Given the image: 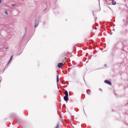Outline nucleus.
Wrapping results in <instances>:
<instances>
[{
    "label": "nucleus",
    "mask_w": 128,
    "mask_h": 128,
    "mask_svg": "<svg viewBox=\"0 0 128 128\" xmlns=\"http://www.w3.org/2000/svg\"><path fill=\"white\" fill-rule=\"evenodd\" d=\"M57 66H58L59 68H62V66H64V63L63 62L58 63V64L57 65Z\"/></svg>",
    "instance_id": "nucleus-1"
},
{
    "label": "nucleus",
    "mask_w": 128,
    "mask_h": 128,
    "mask_svg": "<svg viewBox=\"0 0 128 128\" xmlns=\"http://www.w3.org/2000/svg\"><path fill=\"white\" fill-rule=\"evenodd\" d=\"M104 82H105V84H109V86H112V82L108 80H105Z\"/></svg>",
    "instance_id": "nucleus-2"
},
{
    "label": "nucleus",
    "mask_w": 128,
    "mask_h": 128,
    "mask_svg": "<svg viewBox=\"0 0 128 128\" xmlns=\"http://www.w3.org/2000/svg\"><path fill=\"white\" fill-rule=\"evenodd\" d=\"M38 26V22L36 20H35L34 28H36Z\"/></svg>",
    "instance_id": "nucleus-3"
},
{
    "label": "nucleus",
    "mask_w": 128,
    "mask_h": 128,
    "mask_svg": "<svg viewBox=\"0 0 128 128\" xmlns=\"http://www.w3.org/2000/svg\"><path fill=\"white\" fill-rule=\"evenodd\" d=\"M64 98L65 102H68V96H65L64 97Z\"/></svg>",
    "instance_id": "nucleus-4"
},
{
    "label": "nucleus",
    "mask_w": 128,
    "mask_h": 128,
    "mask_svg": "<svg viewBox=\"0 0 128 128\" xmlns=\"http://www.w3.org/2000/svg\"><path fill=\"white\" fill-rule=\"evenodd\" d=\"M64 94H65V96H68V90H65Z\"/></svg>",
    "instance_id": "nucleus-5"
},
{
    "label": "nucleus",
    "mask_w": 128,
    "mask_h": 128,
    "mask_svg": "<svg viewBox=\"0 0 128 128\" xmlns=\"http://www.w3.org/2000/svg\"><path fill=\"white\" fill-rule=\"evenodd\" d=\"M86 92L90 96V93L92 92L90 91V90L88 89L86 90Z\"/></svg>",
    "instance_id": "nucleus-6"
},
{
    "label": "nucleus",
    "mask_w": 128,
    "mask_h": 128,
    "mask_svg": "<svg viewBox=\"0 0 128 128\" xmlns=\"http://www.w3.org/2000/svg\"><path fill=\"white\" fill-rule=\"evenodd\" d=\"M112 4H113V6H116V2L115 0L112 1Z\"/></svg>",
    "instance_id": "nucleus-7"
},
{
    "label": "nucleus",
    "mask_w": 128,
    "mask_h": 128,
    "mask_svg": "<svg viewBox=\"0 0 128 128\" xmlns=\"http://www.w3.org/2000/svg\"><path fill=\"white\" fill-rule=\"evenodd\" d=\"M27 30H28V28H26V27H25V34H24V36H26V34Z\"/></svg>",
    "instance_id": "nucleus-8"
},
{
    "label": "nucleus",
    "mask_w": 128,
    "mask_h": 128,
    "mask_svg": "<svg viewBox=\"0 0 128 128\" xmlns=\"http://www.w3.org/2000/svg\"><path fill=\"white\" fill-rule=\"evenodd\" d=\"M56 82H60V80H58V75L56 76Z\"/></svg>",
    "instance_id": "nucleus-9"
},
{
    "label": "nucleus",
    "mask_w": 128,
    "mask_h": 128,
    "mask_svg": "<svg viewBox=\"0 0 128 128\" xmlns=\"http://www.w3.org/2000/svg\"><path fill=\"white\" fill-rule=\"evenodd\" d=\"M12 60V56H11L10 58V60H9L8 64H10V60Z\"/></svg>",
    "instance_id": "nucleus-10"
},
{
    "label": "nucleus",
    "mask_w": 128,
    "mask_h": 128,
    "mask_svg": "<svg viewBox=\"0 0 128 128\" xmlns=\"http://www.w3.org/2000/svg\"><path fill=\"white\" fill-rule=\"evenodd\" d=\"M16 6V4H12V6Z\"/></svg>",
    "instance_id": "nucleus-11"
},
{
    "label": "nucleus",
    "mask_w": 128,
    "mask_h": 128,
    "mask_svg": "<svg viewBox=\"0 0 128 128\" xmlns=\"http://www.w3.org/2000/svg\"><path fill=\"white\" fill-rule=\"evenodd\" d=\"M6 14H8V12L7 11L5 12Z\"/></svg>",
    "instance_id": "nucleus-12"
},
{
    "label": "nucleus",
    "mask_w": 128,
    "mask_h": 128,
    "mask_svg": "<svg viewBox=\"0 0 128 128\" xmlns=\"http://www.w3.org/2000/svg\"><path fill=\"white\" fill-rule=\"evenodd\" d=\"M99 90H101V92H102V88H100V89H99Z\"/></svg>",
    "instance_id": "nucleus-13"
},
{
    "label": "nucleus",
    "mask_w": 128,
    "mask_h": 128,
    "mask_svg": "<svg viewBox=\"0 0 128 128\" xmlns=\"http://www.w3.org/2000/svg\"><path fill=\"white\" fill-rule=\"evenodd\" d=\"M104 66H106V64H105Z\"/></svg>",
    "instance_id": "nucleus-14"
},
{
    "label": "nucleus",
    "mask_w": 128,
    "mask_h": 128,
    "mask_svg": "<svg viewBox=\"0 0 128 128\" xmlns=\"http://www.w3.org/2000/svg\"><path fill=\"white\" fill-rule=\"evenodd\" d=\"M2 2V0H0V4Z\"/></svg>",
    "instance_id": "nucleus-15"
},
{
    "label": "nucleus",
    "mask_w": 128,
    "mask_h": 128,
    "mask_svg": "<svg viewBox=\"0 0 128 128\" xmlns=\"http://www.w3.org/2000/svg\"><path fill=\"white\" fill-rule=\"evenodd\" d=\"M46 9H45L44 10H44H46Z\"/></svg>",
    "instance_id": "nucleus-16"
},
{
    "label": "nucleus",
    "mask_w": 128,
    "mask_h": 128,
    "mask_svg": "<svg viewBox=\"0 0 128 128\" xmlns=\"http://www.w3.org/2000/svg\"><path fill=\"white\" fill-rule=\"evenodd\" d=\"M39 18H40V16H39Z\"/></svg>",
    "instance_id": "nucleus-17"
}]
</instances>
